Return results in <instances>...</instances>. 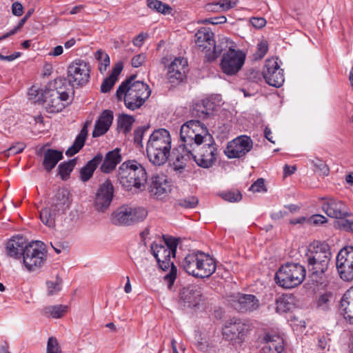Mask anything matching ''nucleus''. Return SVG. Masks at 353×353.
Here are the masks:
<instances>
[{
	"mask_svg": "<svg viewBox=\"0 0 353 353\" xmlns=\"http://www.w3.org/2000/svg\"><path fill=\"white\" fill-rule=\"evenodd\" d=\"M258 52L259 53L260 57H263L268 52V44L265 42H260L257 45Z\"/></svg>",
	"mask_w": 353,
	"mask_h": 353,
	"instance_id": "64",
	"label": "nucleus"
},
{
	"mask_svg": "<svg viewBox=\"0 0 353 353\" xmlns=\"http://www.w3.org/2000/svg\"><path fill=\"white\" fill-rule=\"evenodd\" d=\"M122 69H123L122 63H119L116 64L115 66L114 67V68L112 69V71L111 74H110V76L111 77L114 78V79L117 80V77L122 71Z\"/></svg>",
	"mask_w": 353,
	"mask_h": 353,
	"instance_id": "63",
	"label": "nucleus"
},
{
	"mask_svg": "<svg viewBox=\"0 0 353 353\" xmlns=\"http://www.w3.org/2000/svg\"><path fill=\"white\" fill-rule=\"evenodd\" d=\"M188 61L185 59L175 58L168 66V79L171 83L182 81L185 77Z\"/></svg>",
	"mask_w": 353,
	"mask_h": 353,
	"instance_id": "24",
	"label": "nucleus"
},
{
	"mask_svg": "<svg viewBox=\"0 0 353 353\" xmlns=\"http://www.w3.org/2000/svg\"><path fill=\"white\" fill-rule=\"evenodd\" d=\"M178 239L174 237H164L163 243H153L151 245V251L156 259L159 268L168 274L164 276V280L172 285L176 277L177 268L174 265L171 258L175 257L178 245Z\"/></svg>",
	"mask_w": 353,
	"mask_h": 353,
	"instance_id": "2",
	"label": "nucleus"
},
{
	"mask_svg": "<svg viewBox=\"0 0 353 353\" xmlns=\"http://www.w3.org/2000/svg\"><path fill=\"white\" fill-rule=\"evenodd\" d=\"M48 250L46 245L39 241L26 244L23 256V264L28 272H36L46 263Z\"/></svg>",
	"mask_w": 353,
	"mask_h": 353,
	"instance_id": "9",
	"label": "nucleus"
},
{
	"mask_svg": "<svg viewBox=\"0 0 353 353\" xmlns=\"http://www.w3.org/2000/svg\"><path fill=\"white\" fill-rule=\"evenodd\" d=\"M70 204V192L68 190L62 188L59 189L53 197L51 206L61 212L68 208Z\"/></svg>",
	"mask_w": 353,
	"mask_h": 353,
	"instance_id": "32",
	"label": "nucleus"
},
{
	"mask_svg": "<svg viewBox=\"0 0 353 353\" xmlns=\"http://www.w3.org/2000/svg\"><path fill=\"white\" fill-rule=\"evenodd\" d=\"M214 103L208 99H203L196 103L192 109L193 116L205 119L213 111Z\"/></svg>",
	"mask_w": 353,
	"mask_h": 353,
	"instance_id": "35",
	"label": "nucleus"
},
{
	"mask_svg": "<svg viewBox=\"0 0 353 353\" xmlns=\"http://www.w3.org/2000/svg\"><path fill=\"white\" fill-rule=\"evenodd\" d=\"M199 263V279L208 278L216 270V264L214 259L210 255L203 252H201Z\"/></svg>",
	"mask_w": 353,
	"mask_h": 353,
	"instance_id": "30",
	"label": "nucleus"
},
{
	"mask_svg": "<svg viewBox=\"0 0 353 353\" xmlns=\"http://www.w3.org/2000/svg\"><path fill=\"white\" fill-rule=\"evenodd\" d=\"M196 46L205 53L208 61L215 60L221 54L222 49L215 44L214 33L208 28H201L195 34Z\"/></svg>",
	"mask_w": 353,
	"mask_h": 353,
	"instance_id": "11",
	"label": "nucleus"
},
{
	"mask_svg": "<svg viewBox=\"0 0 353 353\" xmlns=\"http://www.w3.org/2000/svg\"><path fill=\"white\" fill-rule=\"evenodd\" d=\"M227 21V18L225 16H219L206 19L203 21L204 23H209L213 25L223 24Z\"/></svg>",
	"mask_w": 353,
	"mask_h": 353,
	"instance_id": "56",
	"label": "nucleus"
},
{
	"mask_svg": "<svg viewBox=\"0 0 353 353\" xmlns=\"http://www.w3.org/2000/svg\"><path fill=\"white\" fill-rule=\"evenodd\" d=\"M312 163L315 167L316 171L320 172L323 175H328L330 170L323 161L316 159L312 161Z\"/></svg>",
	"mask_w": 353,
	"mask_h": 353,
	"instance_id": "49",
	"label": "nucleus"
},
{
	"mask_svg": "<svg viewBox=\"0 0 353 353\" xmlns=\"http://www.w3.org/2000/svg\"><path fill=\"white\" fill-rule=\"evenodd\" d=\"M336 269L344 281L353 280V246L343 248L337 254Z\"/></svg>",
	"mask_w": 353,
	"mask_h": 353,
	"instance_id": "14",
	"label": "nucleus"
},
{
	"mask_svg": "<svg viewBox=\"0 0 353 353\" xmlns=\"http://www.w3.org/2000/svg\"><path fill=\"white\" fill-rule=\"evenodd\" d=\"M263 342L264 353H281L283 350V339L279 334L268 332L264 335Z\"/></svg>",
	"mask_w": 353,
	"mask_h": 353,
	"instance_id": "25",
	"label": "nucleus"
},
{
	"mask_svg": "<svg viewBox=\"0 0 353 353\" xmlns=\"http://www.w3.org/2000/svg\"><path fill=\"white\" fill-rule=\"evenodd\" d=\"M116 81V79L109 76L103 81L101 85V91L103 93L108 92L112 88Z\"/></svg>",
	"mask_w": 353,
	"mask_h": 353,
	"instance_id": "51",
	"label": "nucleus"
},
{
	"mask_svg": "<svg viewBox=\"0 0 353 353\" xmlns=\"http://www.w3.org/2000/svg\"><path fill=\"white\" fill-rule=\"evenodd\" d=\"M121 161V150L119 148H115L105 154L100 170L103 173H110Z\"/></svg>",
	"mask_w": 353,
	"mask_h": 353,
	"instance_id": "28",
	"label": "nucleus"
},
{
	"mask_svg": "<svg viewBox=\"0 0 353 353\" xmlns=\"http://www.w3.org/2000/svg\"><path fill=\"white\" fill-rule=\"evenodd\" d=\"M305 268L299 264L288 263L282 265L275 274V281L281 287L290 289L299 285L305 277Z\"/></svg>",
	"mask_w": 353,
	"mask_h": 353,
	"instance_id": "8",
	"label": "nucleus"
},
{
	"mask_svg": "<svg viewBox=\"0 0 353 353\" xmlns=\"http://www.w3.org/2000/svg\"><path fill=\"white\" fill-rule=\"evenodd\" d=\"M332 254L327 243L316 242L311 244L306 254L308 270L313 281L319 282L327 270Z\"/></svg>",
	"mask_w": 353,
	"mask_h": 353,
	"instance_id": "6",
	"label": "nucleus"
},
{
	"mask_svg": "<svg viewBox=\"0 0 353 353\" xmlns=\"http://www.w3.org/2000/svg\"><path fill=\"white\" fill-rule=\"evenodd\" d=\"M222 197L230 202H237L241 200L242 195L239 191H230L223 193Z\"/></svg>",
	"mask_w": 353,
	"mask_h": 353,
	"instance_id": "50",
	"label": "nucleus"
},
{
	"mask_svg": "<svg viewBox=\"0 0 353 353\" xmlns=\"http://www.w3.org/2000/svg\"><path fill=\"white\" fill-rule=\"evenodd\" d=\"M47 353H61L59 343L56 338L50 337L47 343Z\"/></svg>",
	"mask_w": 353,
	"mask_h": 353,
	"instance_id": "47",
	"label": "nucleus"
},
{
	"mask_svg": "<svg viewBox=\"0 0 353 353\" xmlns=\"http://www.w3.org/2000/svg\"><path fill=\"white\" fill-rule=\"evenodd\" d=\"M89 122H85L79 134L77 136L73 144L66 150L65 154L68 157H72L79 152L83 147L88 136V127Z\"/></svg>",
	"mask_w": 353,
	"mask_h": 353,
	"instance_id": "33",
	"label": "nucleus"
},
{
	"mask_svg": "<svg viewBox=\"0 0 353 353\" xmlns=\"http://www.w3.org/2000/svg\"><path fill=\"white\" fill-rule=\"evenodd\" d=\"M245 60V54L243 51L230 48L222 56L221 70L228 75H234L241 69Z\"/></svg>",
	"mask_w": 353,
	"mask_h": 353,
	"instance_id": "12",
	"label": "nucleus"
},
{
	"mask_svg": "<svg viewBox=\"0 0 353 353\" xmlns=\"http://www.w3.org/2000/svg\"><path fill=\"white\" fill-rule=\"evenodd\" d=\"M252 147L251 138L241 135L228 143L224 153L230 159L241 158L248 153Z\"/></svg>",
	"mask_w": 353,
	"mask_h": 353,
	"instance_id": "16",
	"label": "nucleus"
},
{
	"mask_svg": "<svg viewBox=\"0 0 353 353\" xmlns=\"http://www.w3.org/2000/svg\"><path fill=\"white\" fill-rule=\"evenodd\" d=\"M341 309L344 318L353 323V286L347 290L341 300Z\"/></svg>",
	"mask_w": 353,
	"mask_h": 353,
	"instance_id": "31",
	"label": "nucleus"
},
{
	"mask_svg": "<svg viewBox=\"0 0 353 353\" xmlns=\"http://www.w3.org/2000/svg\"><path fill=\"white\" fill-rule=\"evenodd\" d=\"M48 295L52 296L61 289L62 280L57 276L55 281H47Z\"/></svg>",
	"mask_w": 353,
	"mask_h": 353,
	"instance_id": "45",
	"label": "nucleus"
},
{
	"mask_svg": "<svg viewBox=\"0 0 353 353\" xmlns=\"http://www.w3.org/2000/svg\"><path fill=\"white\" fill-rule=\"evenodd\" d=\"M94 57L99 61V70L100 72H105L107 67L110 65V57L108 54L101 50H99L95 52Z\"/></svg>",
	"mask_w": 353,
	"mask_h": 353,
	"instance_id": "43",
	"label": "nucleus"
},
{
	"mask_svg": "<svg viewBox=\"0 0 353 353\" xmlns=\"http://www.w3.org/2000/svg\"><path fill=\"white\" fill-rule=\"evenodd\" d=\"M247 326L241 323L235 322L223 328V338L233 344L241 345L245 340L247 334Z\"/></svg>",
	"mask_w": 353,
	"mask_h": 353,
	"instance_id": "19",
	"label": "nucleus"
},
{
	"mask_svg": "<svg viewBox=\"0 0 353 353\" xmlns=\"http://www.w3.org/2000/svg\"><path fill=\"white\" fill-rule=\"evenodd\" d=\"M148 190L151 196L156 199H160L165 197L171 190L166 176L163 174L153 176L150 179Z\"/></svg>",
	"mask_w": 353,
	"mask_h": 353,
	"instance_id": "21",
	"label": "nucleus"
},
{
	"mask_svg": "<svg viewBox=\"0 0 353 353\" xmlns=\"http://www.w3.org/2000/svg\"><path fill=\"white\" fill-rule=\"evenodd\" d=\"M151 94L149 86L140 81H135V77L123 81L118 88L116 96L119 100L123 101L127 108L134 110L139 108Z\"/></svg>",
	"mask_w": 353,
	"mask_h": 353,
	"instance_id": "3",
	"label": "nucleus"
},
{
	"mask_svg": "<svg viewBox=\"0 0 353 353\" xmlns=\"http://www.w3.org/2000/svg\"><path fill=\"white\" fill-rule=\"evenodd\" d=\"M147 6L150 9L163 14H170L172 11V8L169 5L159 0H148Z\"/></svg>",
	"mask_w": 353,
	"mask_h": 353,
	"instance_id": "39",
	"label": "nucleus"
},
{
	"mask_svg": "<svg viewBox=\"0 0 353 353\" xmlns=\"http://www.w3.org/2000/svg\"><path fill=\"white\" fill-rule=\"evenodd\" d=\"M202 294L201 288L196 285H192L183 288L180 293L181 304L187 307H195L201 301Z\"/></svg>",
	"mask_w": 353,
	"mask_h": 353,
	"instance_id": "22",
	"label": "nucleus"
},
{
	"mask_svg": "<svg viewBox=\"0 0 353 353\" xmlns=\"http://www.w3.org/2000/svg\"><path fill=\"white\" fill-rule=\"evenodd\" d=\"M113 185L110 180H106L100 185L94 199V207L98 211L107 209L112 200Z\"/></svg>",
	"mask_w": 353,
	"mask_h": 353,
	"instance_id": "20",
	"label": "nucleus"
},
{
	"mask_svg": "<svg viewBox=\"0 0 353 353\" xmlns=\"http://www.w3.org/2000/svg\"><path fill=\"white\" fill-rule=\"evenodd\" d=\"M148 216V211L143 207L123 205L111 214V222L116 225H130L141 222Z\"/></svg>",
	"mask_w": 353,
	"mask_h": 353,
	"instance_id": "10",
	"label": "nucleus"
},
{
	"mask_svg": "<svg viewBox=\"0 0 353 353\" xmlns=\"http://www.w3.org/2000/svg\"><path fill=\"white\" fill-rule=\"evenodd\" d=\"M33 12V9L29 10L26 14V15L19 21L18 25L16 27H14L12 30H11L10 32L4 34L1 37H0V39H3L11 35L14 34L19 29H21L23 27L27 19L32 15Z\"/></svg>",
	"mask_w": 353,
	"mask_h": 353,
	"instance_id": "44",
	"label": "nucleus"
},
{
	"mask_svg": "<svg viewBox=\"0 0 353 353\" xmlns=\"http://www.w3.org/2000/svg\"><path fill=\"white\" fill-rule=\"evenodd\" d=\"M148 34L146 33H140L139 35H137L134 39H133V44L135 46L141 47L145 38H147Z\"/></svg>",
	"mask_w": 353,
	"mask_h": 353,
	"instance_id": "62",
	"label": "nucleus"
},
{
	"mask_svg": "<svg viewBox=\"0 0 353 353\" xmlns=\"http://www.w3.org/2000/svg\"><path fill=\"white\" fill-rule=\"evenodd\" d=\"M145 61V56L144 54H139L137 55H135L132 59V65L134 68H139L140 67Z\"/></svg>",
	"mask_w": 353,
	"mask_h": 353,
	"instance_id": "57",
	"label": "nucleus"
},
{
	"mask_svg": "<svg viewBox=\"0 0 353 353\" xmlns=\"http://www.w3.org/2000/svg\"><path fill=\"white\" fill-rule=\"evenodd\" d=\"M26 148V144L23 142H18L12 145H11L9 148L6 150L3 153L5 156L9 157L10 155H14L21 152Z\"/></svg>",
	"mask_w": 353,
	"mask_h": 353,
	"instance_id": "46",
	"label": "nucleus"
},
{
	"mask_svg": "<svg viewBox=\"0 0 353 353\" xmlns=\"http://www.w3.org/2000/svg\"><path fill=\"white\" fill-rule=\"evenodd\" d=\"M117 181L126 190L132 188L143 190L148 175L143 165L135 160H128L122 163L116 172Z\"/></svg>",
	"mask_w": 353,
	"mask_h": 353,
	"instance_id": "4",
	"label": "nucleus"
},
{
	"mask_svg": "<svg viewBox=\"0 0 353 353\" xmlns=\"http://www.w3.org/2000/svg\"><path fill=\"white\" fill-rule=\"evenodd\" d=\"M62 159L63 153L61 151L48 149L43 154V165L46 170L50 172Z\"/></svg>",
	"mask_w": 353,
	"mask_h": 353,
	"instance_id": "36",
	"label": "nucleus"
},
{
	"mask_svg": "<svg viewBox=\"0 0 353 353\" xmlns=\"http://www.w3.org/2000/svg\"><path fill=\"white\" fill-rule=\"evenodd\" d=\"M134 121L133 117L123 114L119 119L118 128L121 131L126 134L131 130Z\"/></svg>",
	"mask_w": 353,
	"mask_h": 353,
	"instance_id": "41",
	"label": "nucleus"
},
{
	"mask_svg": "<svg viewBox=\"0 0 353 353\" xmlns=\"http://www.w3.org/2000/svg\"><path fill=\"white\" fill-rule=\"evenodd\" d=\"M233 305L241 312H252L259 307V301L254 295L238 294L233 300Z\"/></svg>",
	"mask_w": 353,
	"mask_h": 353,
	"instance_id": "23",
	"label": "nucleus"
},
{
	"mask_svg": "<svg viewBox=\"0 0 353 353\" xmlns=\"http://www.w3.org/2000/svg\"><path fill=\"white\" fill-rule=\"evenodd\" d=\"M207 127L198 120H190L183 123L180 129V139L188 153L195 147L199 146L207 140L211 139Z\"/></svg>",
	"mask_w": 353,
	"mask_h": 353,
	"instance_id": "7",
	"label": "nucleus"
},
{
	"mask_svg": "<svg viewBox=\"0 0 353 353\" xmlns=\"http://www.w3.org/2000/svg\"><path fill=\"white\" fill-rule=\"evenodd\" d=\"M90 67L88 63L81 59H76L68 67V82L72 86L83 85L90 78Z\"/></svg>",
	"mask_w": 353,
	"mask_h": 353,
	"instance_id": "13",
	"label": "nucleus"
},
{
	"mask_svg": "<svg viewBox=\"0 0 353 353\" xmlns=\"http://www.w3.org/2000/svg\"><path fill=\"white\" fill-rule=\"evenodd\" d=\"M295 305V298L292 294H283L276 301V312L285 313L291 311Z\"/></svg>",
	"mask_w": 353,
	"mask_h": 353,
	"instance_id": "37",
	"label": "nucleus"
},
{
	"mask_svg": "<svg viewBox=\"0 0 353 353\" xmlns=\"http://www.w3.org/2000/svg\"><path fill=\"white\" fill-rule=\"evenodd\" d=\"M64 85H67L66 79L58 78L50 82L45 90L32 87L29 96H34V102L41 103L48 112H59L68 104L69 94Z\"/></svg>",
	"mask_w": 353,
	"mask_h": 353,
	"instance_id": "1",
	"label": "nucleus"
},
{
	"mask_svg": "<svg viewBox=\"0 0 353 353\" xmlns=\"http://www.w3.org/2000/svg\"><path fill=\"white\" fill-rule=\"evenodd\" d=\"M332 299V294L331 293H325L322 294L317 302V305L323 310H325L329 307V303Z\"/></svg>",
	"mask_w": 353,
	"mask_h": 353,
	"instance_id": "48",
	"label": "nucleus"
},
{
	"mask_svg": "<svg viewBox=\"0 0 353 353\" xmlns=\"http://www.w3.org/2000/svg\"><path fill=\"white\" fill-rule=\"evenodd\" d=\"M310 222L314 225H320L327 222V218L321 214H314L311 216Z\"/></svg>",
	"mask_w": 353,
	"mask_h": 353,
	"instance_id": "61",
	"label": "nucleus"
},
{
	"mask_svg": "<svg viewBox=\"0 0 353 353\" xmlns=\"http://www.w3.org/2000/svg\"><path fill=\"white\" fill-rule=\"evenodd\" d=\"M199 201L195 196H189L180 201V205L186 208H194L196 206Z\"/></svg>",
	"mask_w": 353,
	"mask_h": 353,
	"instance_id": "54",
	"label": "nucleus"
},
{
	"mask_svg": "<svg viewBox=\"0 0 353 353\" xmlns=\"http://www.w3.org/2000/svg\"><path fill=\"white\" fill-rule=\"evenodd\" d=\"M204 145L201 148L199 152L194 154L192 152L194 150H191L190 153L196 163L203 168H209L213 165L216 161L217 154V148L214 144V141L212 136L210 140H205Z\"/></svg>",
	"mask_w": 353,
	"mask_h": 353,
	"instance_id": "15",
	"label": "nucleus"
},
{
	"mask_svg": "<svg viewBox=\"0 0 353 353\" xmlns=\"http://www.w3.org/2000/svg\"><path fill=\"white\" fill-rule=\"evenodd\" d=\"M68 311V306L63 305H52L44 309L45 314L53 318L58 319L63 316Z\"/></svg>",
	"mask_w": 353,
	"mask_h": 353,
	"instance_id": "40",
	"label": "nucleus"
},
{
	"mask_svg": "<svg viewBox=\"0 0 353 353\" xmlns=\"http://www.w3.org/2000/svg\"><path fill=\"white\" fill-rule=\"evenodd\" d=\"M25 239L23 236H14L6 243V252L8 255L14 259H20L23 256L26 246Z\"/></svg>",
	"mask_w": 353,
	"mask_h": 353,
	"instance_id": "27",
	"label": "nucleus"
},
{
	"mask_svg": "<svg viewBox=\"0 0 353 353\" xmlns=\"http://www.w3.org/2000/svg\"><path fill=\"white\" fill-rule=\"evenodd\" d=\"M201 251L192 252L187 254L182 261L183 270L190 275L199 278Z\"/></svg>",
	"mask_w": 353,
	"mask_h": 353,
	"instance_id": "26",
	"label": "nucleus"
},
{
	"mask_svg": "<svg viewBox=\"0 0 353 353\" xmlns=\"http://www.w3.org/2000/svg\"><path fill=\"white\" fill-rule=\"evenodd\" d=\"M238 0H221L219 1V6L222 12L228 11V10L234 8L238 3Z\"/></svg>",
	"mask_w": 353,
	"mask_h": 353,
	"instance_id": "53",
	"label": "nucleus"
},
{
	"mask_svg": "<svg viewBox=\"0 0 353 353\" xmlns=\"http://www.w3.org/2000/svg\"><path fill=\"white\" fill-rule=\"evenodd\" d=\"M171 148L172 140L169 131L163 128L154 130L147 143L148 158L155 165H163L168 160Z\"/></svg>",
	"mask_w": 353,
	"mask_h": 353,
	"instance_id": "5",
	"label": "nucleus"
},
{
	"mask_svg": "<svg viewBox=\"0 0 353 353\" xmlns=\"http://www.w3.org/2000/svg\"><path fill=\"white\" fill-rule=\"evenodd\" d=\"M57 210L52 206L47 207L41 210L40 212V219L43 224L49 228L55 226V219L58 213Z\"/></svg>",
	"mask_w": 353,
	"mask_h": 353,
	"instance_id": "38",
	"label": "nucleus"
},
{
	"mask_svg": "<svg viewBox=\"0 0 353 353\" xmlns=\"http://www.w3.org/2000/svg\"><path fill=\"white\" fill-rule=\"evenodd\" d=\"M23 6L21 3L16 1L12 5V12L15 16L19 17L23 14Z\"/></svg>",
	"mask_w": 353,
	"mask_h": 353,
	"instance_id": "60",
	"label": "nucleus"
},
{
	"mask_svg": "<svg viewBox=\"0 0 353 353\" xmlns=\"http://www.w3.org/2000/svg\"><path fill=\"white\" fill-rule=\"evenodd\" d=\"M340 228L346 232L353 233V221L343 219L340 222Z\"/></svg>",
	"mask_w": 353,
	"mask_h": 353,
	"instance_id": "58",
	"label": "nucleus"
},
{
	"mask_svg": "<svg viewBox=\"0 0 353 353\" xmlns=\"http://www.w3.org/2000/svg\"><path fill=\"white\" fill-rule=\"evenodd\" d=\"M76 165V160L71 159L61 163L59 166V173L63 180H65L70 174Z\"/></svg>",
	"mask_w": 353,
	"mask_h": 353,
	"instance_id": "42",
	"label": "nucleus"
},
{
	"mask_svg": "<svg viewBox=\"0 0 353 353\" xmlns=\"http://www.w3.org/2000/svg\"><path fill=\"white\" fill-rule=\"evenodd\" d=\"M321 208L329 217L333 219H343L350 215L347 205L333 198L322 199Z\"/></svg>",
	"mask_w": 353,
	"mask_h": 353,
	"instance_id": "18",
	"label": "nucleus"
},
{
	"mask_svg": "<svg viewBox=\"0 0 353 353\" xmlns=\"http://www.w3.org/2000/svg\"><path fill=\"white\" fill-rule=\"evenodd\" d=\"M263 74L267 83L271 86L279 88L285 80L283 70L280 68L277 60L273 58L265 61Z\"/></svg>",
	"mask_w": 353,
	"mask_h": 353,
	"instance_id": "17",
	"label": "nucleus"
},
{
	"mask_svg": "<svg viewBox=\"0 0 353 353\" xmlns=\"http://www.w3.org/2000/svg\"><path fill=\"white\" fill-rule=\"evenodd\" d=\"M252 25L256 28H261L266 24V21L262 17H252L250 19Z\"/></svg>",
	"mask_w": 353,
	"mask_h": 353,
	"instance_id": "59",
	"label": "nucleus"
},
{
	"mask_svg": "<svg viewBox=\"0 0 353 353\" xmlns=\"http://www.w3.org/2000/svg\"><path fill=\"white\" fill-rule=\"evenodd\" d=\"M147 130H148L147 128L141 127L134 131V140L136 143H137L138 145L142 143V140H143L144 133Z\"/></svg>",
	"mask_w": 353,
	"mask_h": 353,
	"instance_id": "55",
	"label": "nucleus"
},
{
	"mask_svg": "<svg viewBox=\"0 0 353 353\" xmlns=\"http://www.w3.org/2000/svg\"><path fill=\"white\" fill-rule=\"evenodd\" d=\"M103 159V155L99 153L81 169L80 178L81 181L85 182L92 176L94 170L102 162Z\"/></svg>",
	"mask_w": 353,
	"mask_h": 353,
	"instance_id": "34",
	"label": "nucleus"
},
{
	"mask_svg": "<svg viewBox=\"0 0 353 353\" xmlns=\"http://www.w3.org/2000/svg\"><path fill=\"white\" fill-rule=\"evenodd\" d=\"M112 121V112L110 110H104L95 123L92 137H98L104 134L108 130Z\"/></svg>",
	"mask_w": 353,
	"mask_h": 353,
	"instance_id": "29",
	"label": "nucleus"
},
{
	"mask_svg": "<svg viewBox=\"0 0 353 353\" xmlns=\"http://www.w3.org/2000/svg\"><path fill=\"white\" fill-rule=\"evenodd\" d=\"M249 190L254 192H266L264 179L261 178L257 179L250 188Z\"/></svg>",
	"mask_w": 353,
	"mask_h": 353,
	"instance_id": "52",
	"label": "nucleus"
}]
</instances>
